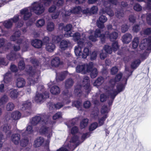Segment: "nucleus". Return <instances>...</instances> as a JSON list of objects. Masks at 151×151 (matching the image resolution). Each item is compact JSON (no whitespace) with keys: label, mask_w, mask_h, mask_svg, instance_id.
<instances>
[{"label":"nucleus","mask_w":151,"mask_h":151,"mask_svg":"<svg viewBox=\"0 0 151 151\" xmlns=\"http://www.w3.org/2000/svg\"><path fill=\"white\" fill-rule=\"evenodd\" d=\"M31 44L34 47L37 48H41L43 45L42 41L37 39L32 40L31 41Z\"/></svg>","instance_id":"4be33fe9"},{"label":"nucleus","mask_w":151,"mask_h":151,"mask_svg":"<svg viewBox=\"0 0 151 151\" xmlns=\"http://www.w3.org/2000/svg\"><path fill=\"white\" fill-rule=\"evenodd\" d=\"M89 50V49L86 47L84 48L82 54V58H86L88 55Z\"/></svg>","instance_id":"8fccbe9b"},{"label":"nucleus","mask_w":151,"mask_h":151,"mask_svg":"<svg viewBox=\"0 0 151 151\" xmlns=\"http://www.w3.org/2000/svg\"><path fill=\"white\" fill-rule=\"evenodd\" d=\"M71 36H73V40L77 42L78 44V42L80 41H82L83 42H84V43H87V42L86 41V40H85L86 38L84 37L83 38L81 39V38L80 34L79 32H76L73 35L72 34Z\"/></svg>","instance_id":"412c9836"},{"label":"nucleus","mask_w":151,"mask_h":151,"mask_svg":"<svg viewBox=\"0 0 151 151\" xmlns=\"http://www.w3.org/2000/svg\"><path fill=\"white\" fill-rule=\"evenodd\" d=\"M138 2L144 1L147 3V7L150 9H151V0H136Z\"/></svg>","instance_id":"680f3d73"},{"label":"nucleus","mask_w":151,"mask_h":151,"mask_svg":"<svg viewBox=\"0 0 151 151\" xmlns=\"http://www.w3.org/2000/svg\"><path fill=\"white\" fill-rule=\"evenodd\" d=\"M98 127L97 122H95L92 123L89 126V130L90 132L96 129Z\"/></svg>","instance_id":"864d4df0"},{"label":"nucleus","mask_w":151,"mask_h":151,"mask_svg":"<svg viewBox=\"0 0 151 151\" xmlns=\"http://www.w3.org/2000/svg\"><path fill=\"white\" fill-rule=\"evenodd\" d=\"M32 105V103L30 101L27 100L24 102L22 104L21 110L24 111L25 110H28V111H26V113L27 114L26 116H27L29 115L31 113V111L30 110Z\"/></svg>","instance_id":"ddd939ff"},{"label":"nucleus","mask_w":151,"mask_h":151,"mask_svg":"<svg viewBox=\"0 0 151 151\" xmlns=\"http://www.w3.org/2000/svg\"><path fill=\"white\" fill-rule=\"evenodd\" d=\"M81 101H75L72 102V106L79 109L81 106Z\"/></svg>","instance_id":"4d7b16f0"},{"label":"nucleus","mask_w":151,"mask_h":151,"mask_svg":"<svg viewBox=\"0 0 151 151\" xmlns=\"http://www.w3.org/2000/svg\"><path fill=\"white\" fill-rule=\"evenodd\" d=\"M27 79L28 83L30 85H34L40 80L38 76H28Z\"/></svg>","instance_id":"6ab92c4d"},{"label":"nucleus","mask_w":151,"mask_h":151,"mask_svg":"<svg viewBox=\"0 0 151 151\" xmlns=\"http://www.w3.org/2000/svg\"><path fill=\"white\" fill-rule=\"evenodd\" d=\"M128 76H115L114 79L110 81V86L107 88L105 87L106 92L108 94L109 100L108 104L111 105L116 96L118 93L123 91L127 83Z\"/></svg>","instance_id":"f257e3e1"},{"label":"nucleus","mask_w":151,"mask_h":151,"mask_svg":"<svg viewBox=\"0 0 151 151\" xmlns=\"http://www.w3.org/2000/svg\"><path fill=\"white\" fill-rule=\"evenodd\" d=\"M75 138H76V137H72L69 143L66 140L65 145L56 151H73L80 143L77 140L75 141H73L74 139Z\"/></svg>","instance_id":"9d476101"},{"label":"nucleus","mask_w":151,"mask_h":151,"mask_svg":"<svg viewBox=\"0 0 151 151\" xmlns=\"http://www.w3.org/2000/svg\"><path fill=\"white\" fill-rule=\"evenodd\" d=\"M18 67L19 69L23 70L25 68V63L23 60L20 61L18 63Z\"/></svg>","instance_id":"0e129e2a"},{"label":"nucleus","mask_w":151,"mask_h":151,"mask_svg":"<svg viewBox=\"0 0 151 151\" xmlns=\"http://www.w3.org/2000/svg\"><path fill=\"white\" fill-rule=\"evenodd\" d=\"M115 15L118 18H121L124 16V13L122 10H120L115 13Z\"/></svg>","instance_id":"bf43d9fd"},{"label":"nucleus","mask_w":151,"mask_h":151,"mask_svg":"<svg viewBox=\"0 0 151 151\" xmlns=\"http://www.w3.org/2000/svg\"><path fill=\"white\" fill-rule=\"evenodd\" d=\"M89 43V42H88L87 43H84V42H83L80 41H78V46H75L74 49V52L76 55V56L81 55L82 54V47L84 46L86 44H88Z\"/></svg>","instance_id":"4468645a"},{"label":"nucleus","mask_w":151,"mask_h":151,"mask_svg":"<svg viewBox=\"0 0 151 151\" xmlns=\"http://www.w3.org/2000/svg\"><path fill=\"white\" fill-rule=\"evenodd\" d=\"M69 41L67 40H63L60 42V47L62 50H65L68 47Z\"/></svg>","instance_id":"7c9ffc66"},{"label":"nucleus","mask_w":151,"mask_h":151,"mask_svg":"<svg viewBox=\"0 0 151 151\" xmlns=\"http://www.w3.org/2000/svg\"><path fill=\"white\" fill-rule=\"evenodd\" d=\"M20 135L18 133L14 134L11 136V139L15 145H18L20 141Z\"/></svg>","instance_id":"aec40b11"},{"label":"nucleus","mask_w":151,"mask_h":151,"mask_svg":"<svg viewBox=\"0 0 151 151\" xmlns=\"http://www.w3.org/2000/svg\"><path fill=\"white\" fill-rule=\"evenodd\" d=\"M132 36L129 33H127L122 37V41L124 43L128 44L131 41Z\"/></svg>","instance_id":"b1692460"},{"label":"nucleus","mask_w":151,"mask_h":151,"mask_svg":"<svg viewBox=\"0 0 151 151\" xmlns=\"http://www.w3.org/2000/svg\"><path fill=\"white\" fill-rule=\"evenodd\" d=\"M72 25L70 24H68L65 27L64 30L66 32L64 36L66 37H69L71 36L72 33H71L70 30L72 28Z\"/></svg>","instance_id":"393cba45"},{"label":"nucleus","mask_w":151,"mask_h":151,"mask_svg":"<svg viewBox=\"0 0 151 151\" xmlns=\"http://www.w3.org/2000/svg\"><path fill=\"white\" fill-rule=\"evenodd\" d=\"M45 20L43 19H40L38 20L36 23V26L40 28L43 26L45 24Z\"/></svg>","instance_id":"58836bf2"},{"label":"nucleus","mask_w":151,"mask_h":151,"mask_svg":"<svg viewBox=\"0 0 151 151\" xmlns=\"http://www.w3.org/2000/svg\"><path fill=\"white\" fill-rule=\"evenodd\" d=\"M102 78L101 76L98 78L94 83V85L96 86H99L103 82Z\"/></svg>","instance_id":"603ef678"},{"label":"nucleus","mask_w":151,"mask_h":151,"mask_svg":"<svg viewBox=\"0 0 151 151\" xmlns=\"http://www.w3.org/2000/svg\"><path fill=\"white\" fill-rule=\"evenodd\" d=\"M94 64L92 62L88 63L79 65L76 67V71L77 73L85 74L87 73H90V76H97L98 72L97 69L94 68Z\"/></svg>","instance_id":"423d86ee"},{"label":"nucleus","mask_w":151,"mask_h":151,"mask_svg":"<svg viewBox=\"0 0 151 151\" xmlns=\"http://www.w3.org/2000/svg\"><path fill=\"white\" fill-rule=\"evenodd\" d=\"M53 0H40L39 2H35L31 7L25 8L20 11L21 15H23V19L25 20L28 19L32 15L31 12L32 11L36 14L39 15L43 13L45 8L43 6H49Z\"/></svg>","instance_id":"7ed1b4c3"},{"label":"nucleus","mask_w":151,"mask_h":151,"mask_svg":"<svg viewBox=\"0 0 151 151\" xmlns=\"http://www.w3.org/2000/svg\"><path fill=\"white\" fill-rule=\"evenodd\" d=\"M73 80L71 78L67 80L65 83V86L66 88L68 89L71 88L74 84Z\"/></svg>","instance_id":"c9c22d12"},{"label":"nucleus","mask_w":151,"mask_h":151,"mask_svg":"<svg viewBox=\"0 0 151 151\" xmlns=\"http://www.w3.org/2000/svg\"><path fill=\"white\" fill-rule=\"evenodd\" d=\"M14 107V105L13 103L9 102L6 105V109L7 111H11L13 110Z\"/></svg>","instance_id":"3c124183"},{"label":"nucleus","mask_w":151,"mask_h":151,"mask_svg":"<svg viewBox=\"0 0 151 151\" xmlns=\"http://www.w3.org/2000/svg\"><path fill=\"white\" fill-rule=\"evenodd\" d=\"M104 49L107 53L111 54L112 51V50L111 47L108 45H105Z\"/></svg>","instance_id":"052dcab7"},{"label":"nucleus","mask_w":151,"mask_h":151,"mask_svg":"<svg viewBox=\"0 0 151 151\" xmlns=\"http://www.w3.org/2000/svg\"><path fill=\"white\" fill-rule=\"evenodd\" d=\"M110 111V109L106 105L103 106L101 110V112L102 115H106L107 116V114Z\"/></svg>","instance_id":"4c0bfd02"},{"label":"nucleus","mask_w":151,"mask_h":151,"mask_svg":"<svg viewBox=\"0 0 151 151\" xmlns=\"http://www.w3.org/2000/svg\"><path fill=\"white\" fill-rule=\"evenodd\" d=\"M94 34L96 37H101V40L102 43L104 42L105 35L104 34H101V32L99 29H96Z\"/></svg>","instance_id":"cd10ccee"},{"label":"nucleus","mask_w":151,"mask_h":151,"mask_svg":"<svg viewBox=\"0 0 151 151\" xmlns=\"http://www.w3.org/2000/svg\"><path fill=\"white\" fill-rule=\"evenodd\" d=\"M112 48L114 51H116L119 48V46L117 41L113 42L112 45Z\"/></svg>","instance_id":"e2e57ef3"},{"label":"nucleus","mask_w":151,"mask_h":151,"mask_svg":"<svg viewBox=\"0 0 151 151\" xmlns=\"http://www.w3.org/2000/svg\"><path fill=\"white\" fill-rule=\"evenodd\" d=\"M46 49L49 52H53L55 48V45L52 43H48L46 45Z\"/></svg>","instance_id":"473e14b6"},{"label":"nucleus","mask_w":151,"mask_h":151,"mask_svg":"<svg viewBox=\"0 0 151 151\" xmlns=\"http://www.w3.org/2000/svg\"><path fill=\"white\" fill-rule=\"evenodd\" d=\"M25 81L22 78H18L16 81V85L19 88L23 87L25 86Z\"/></svg>","instance_id":"5701e85b"},{"label":"nucleus","mask_w":151,"mask_h":151,"mask_svg":"<svg viewBox=\"0 0 151 151\" xmlns=\"http://www.w3.org/2000/svg\"><path fill=\"white\" fill-rule=\"evenodd\" d=\"M61 40V37L60 36H55L52 35V42L55 43H58Z\"/></svg>","instance_id":"79ce46f5"},{"label":"nucleus","mask_w":151,"mask_h":151,"mask_svg":"<svg viewBox=\"0 0 151 151\" xmlns=\"http://www.w3.org/2000/svg\"><path fill=\"white\" fill-rule=\"evenodd\" d=\"M98 11V8L96 6H93L90 9L87 8L86 9V12L89 13L91 14H96Z\"/></svg>","instance_id":"e433bc0d"},{"label":"nucleus","mask_w":151,"mask_h":151,"mask_svg":"<svg viewBox=\"0 0 151 151\" xmlns=\"http://www.w3.org/2000/svg\"><path fill=\"white\" fill-rule=\"evenodd\" d=\"M139 46L141 50H145L143 53L141 54L140 55L141 58L145 59L148 55L146 51L151 50V36L142 40Z\"/></svg>","instance_id":"6e6552de"},{"label":"nucleus","mask_w":151,"mask_h":151,"mask_svg":"<svg viewBox=\"0 0 151 151\" xmlns=\"http://www.w3.org/2000/svg\"><path fill=\"white\" fill-rule=\"evenodd\" d=\"M21 35V32L19 30L16 31L10 37V40L11 41L15 42L18 45H14V49L15 51H17L20 49V45H23L22 51L25 52L27 50L29 47L30 42L28 40L24 38H20Z\"/></svg>","instance_id":"20e7f679"},{"label":"nucleus","mask_w":151,"mask_h":151,"mask_svg":"<svg viewBox=\"0 0 151 151\" xmlns=\"http://www.w3.org/2000/svg\"><path fill=\"white\" fill-rule=\"evenodd\" d=\"M139 44V39L137 37L134 38L132 42V47L134 49H136Z\"/></svg>","instance_id":"37998d69"},{"label":"nucleus","mask_w":151,"mask_h":151,"mask_svg":"<svg viewBox=\"0 0 151 151\" xmlns=\"http://www.w3.org/2000/svg\"><path fill=\"white\" fill-rule=\"evenodd\" d=\"M21 115V113L19 111H15L12 113L8 114L6 116L5 118L7 121L10 120H17L20 118Z\"/></svg>","instance_id":"f8f14e48"},{"label":"nucleus","mask_w":151,"mask_h":151,"mask_svg":"<svg viewBox=\"0 0 151 151\" xmlns=\"http://www.w3.org/2000/svg\"><path fill=\"white\" fill-rule=\"evenodd\" d=\"M60 63V60L58 57H55L52 59L51 61V65L52 67H58Z\"/></svg>","instance_id":"c85d7f7f"},{"label":"nucleus","mask_w":151,"mask_h":151,"mask_svg":"<svg viewBox=\"0 0 151 151\" xmlns=\"http://www.w3.org/2000/svg\"><path fill=\"white\" fill-rule=\"evenodd\" d=\"M141 63L139 59H137L133 61L131 64V67L132 68H136Z\"/></svg>","instance_id":"c03bdc74"},{"label":"nucleus","mask_w":151,"mask_h":151,"mask_svg":"<svg viewBox=\"0 0 151 151\" xmlns=\"http://www.w3.org/2000/svg\"><path fill=\"white\" fill-rule=\"evenodd\" d=\"M88 120L87 119H84L81 122L80 127L83 129L86 127L88 124Z\"/></svg>","instance_id":"09e8293b"},{"label":"nucleus","mask_w":151,"mask_h":151,"mask_svg":"<svg viewBox=\"0 0 151 151\" xmlns=\"http://www.w3.org/2000/svg\"><path fill=\"white\" fill-rule=\"evenodd\" d=\"M2 24L5 27L9 29L12 27V23L11 20L9 19L8 20L5 21L3 22H0V26Z\"/></svg>","instance_id":"2f4dec72"},{"label":"nucleus","mask_w":151,"mask_h":151,"mask_svg":"<svg viewBox=\"0 0 151 151\" xmlns=\"http://www.w3.org/2000/svg\"><path fill=\"white\" fill-rule=\"evenodd\" d=\"M62 96L63 97V99H59V100L61 101L62 102H58L56 104L50 102L48 104V106L50 110H52L54 108L56 109H59L64 105L68 104L71 102L69 98L71 96V93L69 92L68 90L63 91Z\"/></svg>","instance_id":"39448f33"},{"label":"nucleus","mask_w":151,"mask_h":151,"mask_svg":"<svg viewBox=\"0 0 151 151\" xmlns=\"http://www.w3.org/2000/svg\"><path fill=\"white\" fill-rule=\"evenodd\" d=\"M104 23L101 22L97 20L96 24L97 27L100 29H101L104 28Z\"/></svg>","instance_id":"774afa93"},{"label":"nucleus","mask_w":151,"mask_h":151,"mask_svg":"<svg viewBox=\"0 0 151 151\" xmlns=\"http://www.w3.org/2000/svg\"><path fill=\"white\" fill-rule=\"evenodd\" d=\"M8 97L7 95H4L0 99V106L3 105L7 102Z\"/></svg>","instance_id":"de8ad7c7"},{"label":"nucleus","mask_w":151,"mask_h":151,"mask_svg":"<svg viewBox=\"0 0 151 151\" xmlns=\"http://www.w3.org/2000/svg\"><path fill=\"white\" fill-rule=\"evenodd\" d=\"M55 25L52 22H49L47 25V29L49 31H52L54 29Z\"/></svg>","instance_id":"a18cd8bd"},{"label":"nucleus","mask_w":151,"mask_h":151,"mask_svg":"<svg viewBox=\"0 0 151 151\" xmlns=\"http://www.w3.org/2000/svg\"><path fill=\"white\" fill-rule=\"evenodd\" d=\"M105 34L107 37H109L111 41H113L116 40L117 38L118 35L117 33L116 32H113L109 34L108 32H107L105 33Z\"/></svg>","instance_id":"bb28decb"},{"label":"nucleus","mask_w":151,"mask_h":151,"mask_svg":"<svg viewBox=\"0 0 151 151\" xmlns=\"http://www.w3.org/2000/svg\"><path fill=\"white\" fill-rule=\"evenodd\" d=\"M78 118H75L69 121L68 124H67L68 127L70 128L71 126H73L76 124L78 121Z\"/></svg>","instance_id":"a19ab883"},{"label":"nucleus","mask_w":151,"mask_h":151,"mask_svg":"<svg viewBox=\"0 0 151 151\" xmlns=\"http://www.w3.org/2000/svg\"><path fill=\"white\" fill-rule=\"evenodd\" d=\"M91 133V132H88V133H86L83 134L82 135L81 137V140H82L81 141H80L79 140V138H78V137L77 136H74L72 137H76V138L74 139L73 141H75L76 140H77L80 143L79 144V145L81 143L83 142L85 139H86V138H87L88 137H89L90 136V134Z\"/></svg>","instance_id":"a878e982"},{"label":"nucleus","mask_w":151,"mask_h":151,"mask_svg":"<svg viewBox=\"0 0 151 151\" xmlns=\"http://www.w3.org/2000/svg\"><path fill=\"white\" fill-rule=\"evenodd\" d=\"M20 133L22 134L23 136H25L28 134H31L34 132L33 128L31 125H28L27 127L26 130H19V132Z\"/></svg>","instance_id":"f3484780"},{"label":"nucleus","mask_w":151,"mask_h":151,"mask_svg":"<svg viewBox=\"0 0 151 151\" xmlns=\"http://www.w3.org/2000/svg\"><path fill=\"white\" fill-rule=\"evenodd\" d=\"M5 41V40L2 38L0 39V50L1 51L2 49H5V51H6V50H7L9 49L10 48V46L11 45V44L10 43H9L8 44V46H9V47H3V45H4Z\"/></svg>","instance_id":"f704fd0d"},{"label":"nucleus","mask_w":151,"mask_h":151,"mask_svg":"<svg viewBox=\"0 0 151 151\" xmlns=\"http://www.w3.org/2000/svg\"><path fill=\"white\" fill-rule=\"evenodd\" d=\"M53 2L54 4L56 5L57 6H63L64 3V0H53L52 3Z\"/></svg>","instance_id":"5fc2aeb1"},{"label":"nucleus","mask_w":151,"mask_h":151,"mask_svg":"<svg viewBox=\"0 0 151 151\" xmlns=\"http://www.w3.org/2000/svg\"><path fill=\"white\" fill-rule=\"evenodd\" d=\"M72 13L77 14L80 13L81 11V8L79 6L73 7L71 9Z\"/></svg>","instance_id":"49530a36"},{"label":"nucleus","mask_w":151,"mask_h":151,"mask_svg":"<svg viewBox=\"0 0 151 151\" xmlns=\"http://www.w3.org/2000/svg\"><path fill=\"white\" fill-rule=\"evenodd\" d=\"M108 116L106 115H104L101 118L99 119V124L100 126L102 125Z\"/></svg>","instance_id":"13d9d810"},{"label":"nucleus","mask_w":151,"mask_h":151,"mask_svg":"<svg viewBox=\"0 0 151 151\" xmlns=\"http://www.w3.org/2000/svg\"><path fill=\"white\" fill-rule=\"evenodd\" d=\"M29 140L27 137L23 138L20 142V144L22 147H26L28 144Z\"/></svg>","instance_id":"ea45409f"},{"label":"nucleus","mask_w":151,"mask_h":151,"mask_svg":"<svg viewBox=\"0 0 151 151\" xmlns=\"http://www.w3.org/2000/svg\"><path fill=\"white\" fill-rule=\"evenodd\" d=\"M6 57L8 60H14L17 58L16 55L15 54L12 53V52L10 54L7 55Z\"/></svg>","instance_id":"6e6d98bb"},{"label":"nucleus","mask_w":151,"mask_h":151,"mask_svg":"<svg viewBox=\"0 0 151 151\" xmlns=\"http://www.w3.org/2000/svg\"><path fill=\"white\" fill-rule=\"evenodd\" d=\"M83 87L85 90L86 93H88L91 90L89 78L86 76L84 78L81 85H77L75 87L74 93L76 95L81 96L82 94L81 88Z\"/></svg>","instance_id":"0eeeda50"},{"label":"nucleus","mask_w":151,"mask_h":151,"mask_svg":"<svg viewBox=\"0 0 151 151\" xmlns=\"http://www.w3.org/2000/svg\"><path fill=\"white\" fill-rule=\"evenodd\" d=\"M9 95L10 97L13 99H16L18 96L17 90L16 89L12 90L10 92Z\"/></svg>","instance_id":"72a5a7b5"},{"label":"nucleus","mask_w":151,"mask_h":151,"mask_svg":"<svg viewBox=\"0 0 151 151\" xmlns=\"http://www.w3.org/2000/svg\"><path fill=\"white\" fill-rule=\"evenodd\" d=\"M11 128V126L9 124H4L1 127L3 131L6 134L7 138L10 137L12 133V132L10 130Z\"/></svg>","instance_id":"a211bd4d"},{"label":"nucleus","mask_w":151,"mask_h":151,"mask_svg":"<svg viewBox=\"0 0 151 151\" xmlns=\"http://www.w3.org/2000/svg\"><path fill=\"white\" fill-rule=\"evenodd\" d=\"M118 2L117 0H109V1H105L104 3V6L105 8H102L100 11V14L106 13L110 17L113 16L114 15V12L111 9V4L116 5Z\"/></svg>","instance_id":"1a4fd4ad"},{"label":"nucleus","mask_w":151,"mask_h":151,"mask_svg":"<svg viewBox=\"0 0 151 151\" xmlns=\"http://www.w3.org/2000/svg\"><path fill=\"white\" fill-rule=\"evenodd\" d=\"M47 62H44L43 65L41 63V62H40L39 63V61H37V60L35 58H32L31 60V62L35 66L37 67L38 68H40V67L42 65H45V67H48L49 65L48 64L49 63V59L47 58L46 59Z\"/></svg>","instance_id":"dca6fc26"},{"label":"nucleus","mask_w":151,"mask_h":151,"mask_svg":"<svg viewBox=\"0 0 151 151\" xmlns=\"http://www.w3.org/2000/svg\"><path fill=\"white\" fill-rule=\"evenodd\" d=\"M142 7L138 4H136L134 6V9L137 11H140L142 9Z\"/></svg>","instance_id":"338daca9"},{"label":"nucleus","mask_w":151,"mask_h":151,"mask_svg":"<svg viewBox=\"0 0 151 151\" xmlns=\"http://www.w3.org/2000/svg\"><path fill=\"white\" fill-rule=\"evenodd\" d=\"M49 116L44 114H39L32 118L30 120L31 124L33 126L40 124L42 126L39 130V132L41 134H45L47 138L46 144L47 148V150H49L48 145L50 142V139L52 135L51 125L48 121Z\"/></svg>","instance_id":"f03ea898"},{"label":"nucleus","mask_w":151,"mask_h":151,"mask_svg":"<svg viewBox=\"0 0 151 151\" xmlns=\"http://www.w3.org/2000/svg\"><path fill=\"white\" fill-rule=\"evenodd\" d=\"M44 89V87L42 85H39L37 87V91L36 95L34 97V99L37 103L40 102L45 99L49 97V93L45 91L43 94H41L40 91H42Z\"/></svg>","instance_id":"9b49d317"},{"label":"nucleus","mask_w":151,"mask_h":151,"mask_svg":"<svg viewBox=\"0 0 151 151\" xmlns=\"http://www.w3.org/2000/svg\"><path fill=\"white\" fill-rule=\"evenodd\" d=\"M98 20L101 22L105 23L107 21V19L105 16L101 15L99 17Z\"/></svg>","instance_id":"69168bd1"},{"label":"nucleus","mask_w":151,"mask_h":151,"mask_svg":"<svg viewBox=\"0 0 151 151\" xmlns=\"http://www.w3.org/2000/svg\"><path fill=\"white\" fill-rule=\"evenodd\" d=\"M51 82L48 84L49 88H50V93L53 95H57L59 94L60 92V88L56 85H53L51 86Z\"/></svg>","instance_id":"2eb2a0df"},{"label":"nucleus","mask_w":151,"mask_h":151,"mask_svg":"<svg viewBox=\"0 0 151 151\" xmlns=\"http://www.w3.org/2000/svg\"><path fill=\"white\" fill-rule=\"evenodd\" d=\"M44 141V139L42 137H38L34 142V146L35 147L40 146Z\"/></svg>","instance_id":"c756f323"}]
</instances>
